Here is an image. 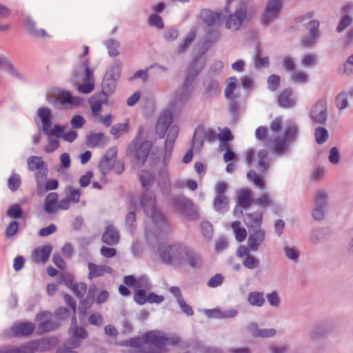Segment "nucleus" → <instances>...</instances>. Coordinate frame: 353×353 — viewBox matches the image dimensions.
<instances>
[{
	"label": "nucleus",
	"instance_id": "f257e3e1",
	"mask_svg": "<svg viewBox=\"0 0 353 353\" xmlns=\"http://www.w3.org/2000/svg\"><path fill=\"white\" fill-rule=\"evenodd\" d=\"M181 338L177 334L165 335L158 330H150L142 335V338L134 337L121 342L120 345L125 347L139 348L142 343L154 347L143 348V353H164L168 351V345L171 346H180Z\"/></svg>",
	"mask_w": 353,
	"mask_h": 353
},
{
	"label": "nucleus",
	"instance_id": "f03ea898",
	"mask_svg": "<svg viewBox=\"0 0 353 353\" xmlns=\"http://www.w3.org/2000/svg\"><path fill=\"white\" fill-rule=\"evenodd\" d=\"M142 132V128H139L136 138L126 150L127 156L134 155L132 163V166L137 168H141L145 164L152 146V142L148 140L143 141L139 144V139Z\"/></svg>",
	"mask_w": 353,
	"mask_h": 353
},
{
	"label": "nucleus",
	"instance_id": "7ed1b4c3",
	"mask_svg": "<svg viewBox=\"0 0 353 353\" xmlns=\"http://www.w3.org/2000/svg\"><path fill=\"white\" fill-rule=\"evenodd\" d=\"M141 205L145 215L151 218L155 225L159 227L168 225L165 216L157 210L156 196L153 191L142 192Z\"/></svg>",
	"mask_w": 353,
	"mask_h": 353
},
{
	"label": "nucleus",
	"instance_id": "20e7f679",
	"mask_svg": "<svg viewBox=\"0 0 353 353\" xmlns=\"http://www.w3.org/2000/svg\"><path fill=\"white\" fill-rule=\"evenodd\" d=\"M37 114L42 123V131L47 137L54 136L57 138H63L65 127L59 124L53 125L52 114L50 110L46 107H41L37 111Z\"/></svg>",
	"mask_w": 353,
	"mask_h": 353
},
{
	"label": "nucleus",
	"instance_id": "39448f33",
	"mask_svg": "<svg viewBox=\"0 0 353 353\" xmlns=\"http://www.w3.org/2000/svg\"><path fill=\"white\" fill-rule=\"evenodd\" d=\"M172 206L189 221H196L199 218V213L193 202L183 195H177L173 197Z\"/></svg>",
	"mask_w": 353,
	"mask_h": 353
},
{
	"label": "nucleus",
	"instance_id": "423d86ee",
	"mask_svg": "<svg viewBox=\"0 0 353 353\" xmlns=\"http://www.w3.org/2000/svg\"><path fill=\"white\" fill-rule=\"evenodd\" d=\"M230 0H228L227 5L224 8L225 14L223 15L224 18H226L228 14V18L225 23V26L228 29L234 30H238L243 22L245 21L247 15V5L244 2H241L240 4L236 8V10L233 14H230Z\"/></svg>",
	"mask_w": 353,
	"mask_h": 353
},
{
	"label": "nucleus",
	"instance_id": "0eeeda50",
	"mask_svg": "<svg viewBox=\"0 0 353 353\" xmlns=\"http://www.w3.org/2000/svg\"><path fill=\"white\" fill-rule=\"evenodd\" d=\"M121 69L122 63L119 60H115L108 67L101 83V88L104 92L111 94L114 93L117 81L121 77Z\"/></svg>",
	"mask_w": 353,
	"mask_h": 353
},
{
	"label": "nucleus",
	"instance_id": "6e6552de",
	"mask_svg": "<svg viewBox=\"0 0 353 353\" xmlns=\"http://www.w3.org/2000/svg\"><path fill=\"white\" fill-rule=\"evenodd\" d=\"M283 7L282 0H268L261 17V23L265 26L279 17Z\"/></svg>",
	"mask_w": 353,
	"mask_h": 353
},
{
	"label": "nucleus",
	"instance_id": "1a4fd4ad",
	"mask_svg": "<svg viewBox=\"0 0 353 353\" xmlns=\"http://www.w3.org/2000/svg\"><path fill=\"white\" fill-rule=\"evenodd\" d=\"M117 155V147H111L101 159L98 168L102 175L108 174L113 169L114 163Z\"/></svg>",
	"mask_w": 353,
	"mask_h": 353
},
{
	"label": "nucleus",
	"instance_id": "9d476101",
	"mask_svg": "<svg viewBox=\"0 0 353 353\" xmlns=\"http://www.w3.org/2000/svg\"><path fill=\"white\" fill-rule=\"evenodd\" d=\"M315 207L312 212L314 219L321 221L324 218V208L327 205V194L323 190L317 191L314 199Z\"/></svg>",
	"mask_w": 353,
	"mask_h": 353
},
{
	"label": "nucleus",
	"instance_id": "9b49d317",
	"mask_svg": "<svg viewBox=\"0 0 353 353\" xmlns=\"http://www.w3.org/2000/svg\"><path fill=\"white\" fill-rule=\"evenodd\" d=\"M310 117L316 123L324 124L327 121V102L324 99L319 100L310 112Z\"/></svg>",
	"mask_w": 353,
	"mask_h": 353
},
{
	"label": "nucleus",
	"instance_id": "f8f14e48",
	"mask_svg": "<svg viewBox=\"0 0 353 353\" xmlns=\"http://www.w3.org/2000/svg\"><path fill=\"white\" fill-rule=\"evenodd\" d=\"M319 22L318 20H311L306 25V28L309 30V35L303 37L301 40V46L304 48L312 47L319 37Z\"/></svg>",
	"mask_w": 353,
	"mask_h": 353
},
{
	"label": "nucleus",
	"instance_id": "ddd939ff",
	"mask_svg": "<svg viewBox=\"0 0 353 353\" xmlns=\"http://www.w3.org/2000/svg\"><path fill=\"white\" fill-rule=\"evenodd\" d=\"M35 329L32 322H21L14 324L10 328L12 338H23L30 336Z\"/></svg>",
	"mask_w": 353,
	"mask_h": 353
},
{
	"label": "nucleus",
	"instance_id": "4468645a",
	"mask_svg": "<svg viewBox=\"0 0 353 353\" xmlns=\"http://www.w3.org/2000/svg\"><path fill=\"white\" fill-rule=\"evenodd\" d=\"M265 238V232L261 229L250 230L247 243L252 251L256 252L263 243Z\"/></svg>",
	"mask_w": 353,
	"mask_h": 353
},
{
	"label": "nucleus",
	"instance_id": "2eb2a0df",
	"mask_svg": "<svg viewBox=\"0 0 353 353\" xmlns=\"http://www.w3.org/2000/svg\"><path fill=\"white\" fill-rule=\"evenodd\" d=\"M216 137V132L212 130H205L203 125H198L194 131V134L192 137V143L195 144L196 143H203L204 140L209 141H214Z\"/></svg>",
	"mask_w": 353,
	"mask_h": 353
},
{
	"label": "nucleus",
	"instance_id": "dca6fc26",
	"mask_svg": "<svg viewBox=\"0 0 353 353\" xmlns=\"http://www.w3.org/2000/svg\"><path fill=\"white\" fill-rule=\"evenodd\" d=\"M172 122V114L170 112H166L161 114L156 125V133L160 138H163L168 128Z\"/></svg>",
	"mask_w": 353,
	"mask_h": 353
},
{
	"label": "nucleus",
	"instance_id": "f3484780",
	"mask_svg": "<svg viewBox=\"0 0 353 353\" xmlns=\"http://www.w3.org/2000/svg\"><path fill=\"white\" fill-rule=\"evenodd\" d=\"M47 315V312L42 311L37 314L35 320L40 323L37 327V332L39 334H43L54 330L58 327V324L54 321L46 320L43 321V318Z\"/></svg>",
	"mask_w": 353,
	"mask_h": 353
},
{
	"label": "nucleus",
	"instance_id": "a211bd4d",
	"mask_svg": "<svg viewBox=\"0 0 353 353\" xmlns=\"http://www.w3.org/2000/svg\"><path fill=\"white\" fill-rule=\"evenodd\" d=\"M263 214L260 212L254 213H246L243 216V221L248 230L261 229L262 224Z\"/></svg>",
	"mask_w": 353,
	"mask_h": 353
},
{
	"label": "nucleus",
	"instance_id": "6ab92c4d",
	"mask_svg": "<svg viewBox=\"0 0 353 353\" xmlns=\"http://www.w3.org/2000/svg\"><path fill=\"white\" fill-rule=\"evenodd\" d=\"M278 105L283 108H290L295 105V99L292 97V90L291 88L283 89L278 95Z\"/></svg>",
	"mask_w": 353,
	"mask_h": 353
},
{
	"label": "nucleus",
	"instance_id": "aec40b11",
	"mask_svg": "<svg viewBox=\"0 0 353 353\" xmlns=\"http://www.w3.org/2000/svg\"><path fill=\"white\" fill-rule=\"evenodd\" d=\"M102 241L108 245H114L119 241V234L118 230L112 224L108 225L102 235Z\"/></svg>",
	"mask_w": 353,
	"mask_h": 353
},
{
	"label": "nucleus",
	"instance_id": "412c9836",
	"mask_svg": "<svg viewBox=\"0 0 353 353\" xmlns=\"http://www.w3.org/2000/svg\"><path fill=\"white\" fill-rule=\"evenodd\" d=\"M108 139L103 132H91L87 135L85 143L88 148L103 146L108 143Z\"/></svg>",
	"mask_w": 353,
	"mask_h": 353
},
{
	"label": "nucleus",
	"instance_id": "4be33fe9",
	"mask_svg": "<svg viewBox=\"0 0 353 353\" xmlns=\"http://www.w3.org/2000/svg\"><path fill=\"white\" fill-rule=\"evenodd\" d=\"M23 25L28 30L29 34L34 37L44 38L49 37L45 30L37 28L35 23L29 17H25L23 19Z\"/></svg>",
	"mask_w": 353,
	"mask_h": 353
},
{
	"label": "nucleus",
	"instance_id": "5701e85b",
	"mask_svg": "<svg viewBox=\"0 0 353 353\" xmlns=\"http://www.w3.org/2000/svg\"><path fill=\"white\" fill-rule=\"evenodd\" d=\"M89 274L88 278L92 280L93 278L103 276L105 273L112 274L113 270L107 265H98L93 263H88Z\"/></svg>",
	"mask_w": 353,
	"mask_h": 353
},
{
	"label": "nucleus",
	"instance_id": "b1692460",
	"mask_svg": "<svg viewBox=\"0 0 353 353\" xmlns=\"http://www.w3.org/2000/svg\"><path fill=\"white\" fill-rule=\"evenodd\" d=\"M52 250V246L50 244H47L41 248L35 249L32 255L34 261L37 263L40 261L43 263H46L49 259Z\"/></svg>",
	"mask_w": 353,
	"mask_h": 353
},
{
	"label": "nucleus",
	"instance_id": "393cba45",
	"mask_svg": "<svg viewBox=\"0 0 353 353\" xmlns=\"http://www.w3.org/2000/svg\"><path fill=\"white\" fill-rule=\"evenodd\" d=\"M170 246L171 252L172 263H179L183 259L184 254L185 252L187 246L180 243H173L172 245H170Z\"/></svg>",
	"mask_w": 353,
	"mask_h": 353
},
{
	"label": "nucleus",
	"instance_id": "a878e982",
	"mask_svg": "<svg viewBox=\"0 0 353 353\" xmlns=\"http://www.w3.org/2000/svg\"><path fill=\"white\" fill-rule=\"evenodd\" d=\"M138 176L139 181L143 187L142 192L151 191L150 188L154 184L155 178L149 171L142 170L139 172Z\"/></svg>",
	"mask_w": 353,
	"mask_h": 353
},
{
	"label": "nucleus",
	"instance_id": "bb28decb",
	"mask_svg": "<svg viewBox=\"0 0 353 353\" xmlns=\"http://www.w3.org/2000/svg\"><path fill=\"white\" fill-rule=\"evenodd\" d=\"M0 68L13 77L21 81L25 79L24 76L17 69L14 65L8 60L0 57Z\"/></svg>",
	"mask_w": 353,
	"mask_h": 353
},
{
	"label": "nucleus",
	"instance_id": "cd10ccee",
	"mask_svg": "<svg viewBox=\"0 0 353 353\" xmlns=\"http://www.w3.org/2000/svg\"><path fill=\"white\" fill-rule=\"evenodd\" d=\"M223 15V13H218L207 9H204L201 12V17L203 21L208 26L216 25Z\"/></svg>",
	"mask_w": 353,
	"mask_h": 353
},
{
	"label": "nucleus",
	"instance_id": "c85d7f7f",
	"mask_svg": "<svg viewBox=\"0 0 353 353\" xmlns=\"http://www.w3.org/2000/svg\"><path fill=\"white\" fill-rule=\"evenodd\" d=\"M183 261L192 268H196L201 264L200 255L188 247L186 248Z\"/></svg>",
	"mask_w": 353,
	"mask_h": 353
},
{
	"label": "nucleus",
	"instance_id": "c756f323",
	"mask_svg": "<svg viewBox=\"0 0 353 353\" xmlns=\"http://www.w3.org/2000/svg\"><path fill=\"white\" fill-rule=\"evenodd\" d=\"M36 347L31 344L23 345L20 347L4 346L0 347V353H34Z\"/></svg>",
	"mask_w": 353,
	"mask_h": 353
},
{
	"label": "nucleus",
	"instance_id": "7c9ffc66",
	"mask_svg": "<svg viewBox=\"0 0 353 353\" xmlns=\"http://www.w3.org/2000/svg\"><path fill=\"white\" fill-rule=\"evenodd\" d=\"M248 329L252 331V336L254 337L268 338L273 336L276 334V332L274 329H259L258 325L255 323H252L249 325Z\"/></svg>",
	"mask_w": 353,
	"mask_h": 353
},
{
	"label": "nucleus",
	"instance_id": "2f4dec72",
	"mask_svg": "<svg viewBox=\"0 0 353 353\" xmlns=\"http://www.w3.org/2000/svg\"><path fill=\"white\" fill-rule=\"evenodd\" d=\"M88 336V334L85 328L77 327L71 336L69 344L72 348H77L79 346L81 340L85 339Z\"/></svg>",
	"mask_w": 353,
	"mask_h": 353
},
{
	"label": "nucleus",
	"instance_id": "473e14b6",
	"mask_svg": "<svg viewBox=\"0 0 353 353\" xmlns=\"http://www.w3.org/2000/svg\"><path fill=\"white\" fill-rule=\"evenodd\" d=\"M159 259L162 263L170 265L172 263L170 245L160 244L158 247Z\"/></svg>",
	"mask_w": 353,
	"mask_h": 353
},
{
	"label": "nucleus",
	"instance_id": "72a5a7b5",
	"mask_svg": "<svg viewBox=\"0 0 353 353\" xmlns=\"http://www.w3.org/2000/svg\"><path fill=\"white\" fill-rule=\"evenodd\" d=\"M190 86L191 85H187L185 82H183V85L176 94V101L180 103H184L188 101L191 95Z\"/></svg>",
	"mask_w": 353,
	"mask_h": 353
},
{
	"label": "nucleus",
	"instance_id": "f704fd0d",
	"mask_svg": "<svg viewBox=\"0 0 353 353\" xmlns=\"http://www.w3.org/2000/svg\"><path fill=\"white\" fill-rule=\"evenodd\" d=\"M237 202L239 205L242 208H248L250 205L253 200L251 197V190L249 189H243L240 191Z\"/></svg>",
	"mask_w": 353,
	"mask_h": 353
},
{
	"label": "nucleus",
	"instance_id": "c9c22d12",
	"mask_svg": "<svg viewBox=\"0 0 353 353\" xmlns=\"http://www.w3.org/2000/svg\"><path fill=\"white\" fill-rule=\"evenodd\" d=\"M229 200L226 196L216 195L213 205L216 211L224 212L228 210Z\"/></svg>",
	"mask_w": 353,
	"mask_h": 353
},
{
	"label": "nucleus",
	"instance_id": "e433bc0d",
	"mask_svg": "<svg viewBox=\"0 0 353 353\" xmlns=\"http://www.w3.org/2000/svg\"><path fill=\"white\" fill-rule=\"evenodd\" d=\"M59 99L61 104H70L79 105L81 99L78 97H73L69 92L65 91L59 94Z\"/></svg>",
	"mask_w": 353,
	"mask_h": 353
},
{
	"label": "nucleus",
	"instance_id": "4c0bfd02",
	"mask_svg": "<svg viewBox=\"0 0 353 353\" xmlns=\"http://www.w3.org/2000/svg\"><path fill=\"white\" fill-rule=\"evenodd\" d=\"M289 143L284 139L280 137H275L273 141V152L276 154H282L287 150Z\"/></svg>",
	"mask_w": 353,
	"mask_h": 353
},
{
	"label": "nucleus",
	"instance_id": "58836bf2",
	"mask_svg": "<svg viewBox=\"0 0 353 353\" xmlns=\"http://www.w3.org/2000/svg\"><path fill=\"white\" fill-rule=\"evenodd\" d=\"M258 166L262 172L268 171L269 168L268 152L265 149H261L258 152Z\"/></svg>",
	"mask_w": 353,
	"mask_h": 353
},
{
	"label": "nucleus",
	"instance_id": "ea45409f",
	"mask_svg": "<svg viewBox=\"0 0 353 353\" xmlns=\"http://www.w3.org/2000/svg\"><path fill=\"white\" fill-rule=\"evenodd\" d=\"M7 185L11 192H16L21 185V176L17 173L12 172L8 179Z\"/></svg>",
	"mask_w": 353,
	"mask_h": 353
},
{
	"label": "nucleus",
	"instance_id": "a19ab883",
	"mask_svg": "<svg viewBox=\"0 0 353 353\" xmlns=\"http://www.w3.org/2000/svg\"><path fill=\"white\" fill-rule=\"evenodd\" d=\"M196 37V32L194 30H191L188 32V34L184 37L183 42L178 47V53L182 54L190 46L192 42L194 41Z\"/></svg>",
	"mask_w": 353,
	"mask_h": 353
},
{
	"label": "nucleus",
	"instance_id": "79ce46f5",
	"mask_svg": "<svg viewBox=\"0 0 353 353\" xmlns=\"http://www.w3.org/2000/svg\"><path fill=\"white\" fill-rule=\"evenodd\" d=\"M27 163L28 169L31 171H34L35 170H41L43 168L45 165L42 157L36 156H31L29 157Z\"/></svg>",
	"mask_w": 353,
	"mask_h": 353
},
{
	"label": "nucleus",
	"instance_id": "37998d69",
	"mask_svg": "<svg viewBox=\"0 0 353 353\" xmlns=\"http://www.w3.org/2000/svg\"><path fill=\"white\" fill-rule=\"evenodd\" d=\"M248 301L252 305L261 307L263 305L265 299L262 292H252L249 293Z\"/></svg>",
	"mask_w": 353,
	"mask_h": 353
},
{
	"label": "nucleus",
	"instance_id": "c03bdc74",
	"mask_svg": "<svg viewBox=\"0 0 353 353\" xmlns=\"http://www.w3.org/2000/svg\"><path fill=\"white\" fill-rule=\"evenodd\" d=\"M104 43L108 49V54L110 57H117L119 54L118 48L120 46V43L118 41L114 39H109L105 41Z\"/></svg>",
	"mask_w": 353,
	"mask_h": 353
},
{
	"label": "nucleus",
	"instance_id": "a18cd8bd",
	"mask_svg": "<svg viewBox=\"0 0 353 353\" xmlns=\"http://www.w3.org/2000/svg\"><path fill=\"white\" fill-rule=\"evenodd\" d=\"M328 327L325 324H319L316 325L310 332L312 339H317L324 336L329 332Z\"/></svg>",
	"mask_w": 353,
	"mask_h": 353
},
{
	"label": "nucleus",
	"instance_id": "49530a36",
	"mask_svg": "<svg viewBox=\"0 0 353 353\" xmlns=\"http://www.w3.org/2000/svg\"><path fill=\"white\" fill-rule=\"evenodd\" d=\"M230 82L225 89V96L229 100L235 99L237 96L234 94V90L236 88L237 79L234 77H230Z\"/></svg>",
	"mask_w": 353,
	"mask_h": 353
},
{
	"label": "nucleus",
	"instance_id": "de8ad7c7",
	"mask_svg": "<svg viewBox=\"0 0 353 353\" xmlns=\"http://www.w3.org/2000/svg\"><path fill=\"white\" fill-rule=\"evenodd\" d=\"M6 214L13 219H23L24 217V212L19 204L12 205L6 211Z\"/></svg>",
	"mask_w": 353,
	"mask_h": 353
},
{
	"label": "nucleus",
	"instance_id": "09e8293b",
	"mask_svg": "<svg viewBox=\"0 0 353 353\" xmlns=\"http://www.w3.org/2000/svg\"><path fill=\"white\" fill-rule=\"evenodd\" d=\"M38 170L39 171L35 174L37 189V192H41V190H43V184L46 183L45 181L47 178L48 169L46 168Z\"/></svg>",
	"mask_w": 353,
	"mask_h": 353
},
{
	"label": "nucleus",
	"instance_id": "8fccbe9b",
	"mask_svg": "<svg viewBox=\"0 0 353 353\" xmlns=\"http://www.w3.org/2000/svg\"><path fill=\"white\" fill-rule=\"evenodd\" d=\"M298 134V128L295 125H288L285 128L283 139L287 142L291 143L294 141Z\"/></svg>",
	"mask_w": 353,
	"mask_h": 353
},
{
	"label": "nucleus",
	"instance_id": "3c124183",
	"mask_svg": "<svg viewBox=\"0 0 353 353\" xmlns=\"http://www.w3.org/2000/svg\"><path fill=\"white\" fill-rule=\"evenodd\" d=\"M89 65L90 61L88 58H85L82 60L81 65H80L79 68L80 69L81 68H83L85 70V76L83 78V81L94 82V72L93 70L90 68Z\"/></svg>",
	"mask_w": 353,
	"mask_h": 353
},
{
	"label": "nucleus",
	"instance_id": "603ef678",
	"mask_svg": "<svg viewBox=\"0 0 353 353\" xmlns=\"http://www.w3.org/2000/svg\"><path fill=\"white\" fill-rule=\"evenodd\" d=\"M353 23V18L349 14H344L341 17L338 26L336 28L337 32H342Z\"/></svg>",
	"mask_w": 353,
	"mask_h": 353
},
{
	"label": "nucleus",
	"instance_id": "864d4df0",
	"mask_svg": "<svg viewBox=\"0 0 353 353\" xmlns=\"http://www.w3.org/2000/svg\"><path fill=\"white\" fill-rule=\"evenodd\" d=\"M268 88L272 92L279 89L281 85V78L278 74H271L267 79Z\"/></svg>",
	"mask_w": 353,
	"mask_h": 353
},
{
	"label": "nucleus",
	"instance_id": "5fc2aeb1",
	"mask_svg": "<svg viewBox=\"0 0 353 353\" xmlns=\"http://www.w3.org/2000/svg\"><path fill=\"white\" fill-rule=\"evenodd\" d=\"M247 177L250 181H252L256 186L260 188H264L265 182L263 179L256 174L254 170H250L248 172Z\"/></svg>",
	"mask_w": 353,
	"mask_h": 353
},
{
	"label": "nucleus",
	"instance_id": "6e6d98bb",
	"mask_svg": "<svg viewBox=\"0 0 353 353\" xmlns=\"http://www.w3.org/2000/svg\"><path fill=\"white\" fill-rule=\"evenodd\" d=\"M125 223L128 231L132 232L135 230L137 227V219L134 212L130 211L126 214Z\"/></svg>",
	"mask_w": 353,
	"mask_h": 353
},
{
	"label": "nucleus",
	"instance_id": "4d7b16f0",
	"mask_svg": "<svg viewBox=\"0 0 353 353\" xmlns=\"http://www.w3.org/2000/svg\"><path fill=\"white\" fill-rule=\"evenodd\" d=\"M314 136L316 142L322 144L327 140L328 132L325 128L319 127L315 130Z\"/></svg>",
	"mask_w": 353,
	"mask_h": 353
},
{
	"label": "nucleus",
	"instance_id": "13d9d810",
	"mask_svg": "<svg viewBox=\"0 0 353 353\" xmlns=\"http://www.w3.org/2000/svg\"><path fill=\"white\" fill-rule=\"evenodd\" d=\"M260 261L258 258L253 255L250 254L248 256L245 257L243 261L244 267L249 270H254L259 266Z\"/></svg>",
	"mask_w": 353,
	"mask_h": 353
},
{
	"label": "nucleus",
	"instance_id": "bf43d9fd",
	"mask_svg": "<svg viewBox=\"0 0 353 353\" xmlns=\"http://www.w3.org/2000/svg\"><path fill=\"white\" fill-rule=\"evenodd\" d=\"M189 65L200 74L205 65V59L202 57H194Z\"/></svg>",
	"mask_w": 353,
	"mask_h": 353
},
{
	"label": "nucleus",
	"instance_id": "052dcab7",
	"mask_svg": "<svg viewBox=\"0 0 353 353\" xmlns=\"http://www.w3.org/2000/svg\"><path fill=\"white\" fill-rule=\"evenodd\" d=\"M88 289L87 285L84 282L75 283L70 289L74 295L78 298H82Z\"/></svg>",
	"mask_w": 353,
	"mask_h": 353
},
{
	"label": "nucleus",
	"instance_id": "680f3d73",
	"mask_svg": "<svg viewBox=\"0 0 353 353\" xmlns=\"http://www.w3.org/2000/svg\"><path fill=\"white\" fill-rule=\"evenodd\" d=\"M93 303V300L88 299L86 297L80 301L79 305V314L80 317L85 316L87 310L92 307Z\"/></svg>",
	"mask_w": 353,
	"mask_h": 353
},
{
	"label": "nucleus",
	"instance_id": "e2e57ef3",
	"mask_svg": "<svg viewBox=\"0 0 353 353\" xmlns=\"http://www.w3.org/2000/svg\"><path fill=\"white\" fill-rule=\"evenodd\" d=\"M136 288L139 290H150L152 288V284L145 275H142L137 279Z\"/></svg>",
	"mask_w": 353,
	"mask_h": 353
},
{
	"label": "nucleus",
	"instance_id": "0e129e2a",
	"mask_svg": "<svg viewBox=\"0 0 353 353\" xmlns=\"http://www.w3.org/2000/svg\"><path fill=\"white\" fill-rule=\"evenodd\" d=\"M201 233L205 238L210 239L212 237L213 227L209 221H203L201 223Z\"/></svg>",
	"mask_w": 353,
	"mask_h": 353
},
{
	"label": "nucleus",
	"instance_id": "69168bd1",
	"mask_svg": "<svg viewBox=\"0 0 353 353\" xmlns=\"http://www.w3.org/2000/svg\"><path fill=\"white\" fill-rule=\"evenodd\" d=\"M199 73L188 65L184 82L187 85H192V83L199 76Z\"/></svg>",
	"mask_w": 353,
	"mask_h": 353
},
{
	"label": "nucleus",
	"instance_id": "338daca9",
	"mask_svg": "<svg viewBox=\"0 0 353 353\" xmlns=\"http://www.w3.org/2000/svg\"><path fill=\"white\" fill-rule=\"evenodd\" d=\"M347 94L345 92H340L336 97V105L339 110L345 109L347 106Z\"/></svg>",
	"mask_w": 353,
	"mask_h": 353
},
{
	"label": "nucleus",
	"instance_id": "774afa93",
	"mask_svg": "<svg viewBox=\"0 0 353 353\" xmlns=\"http://www.w3.org/2000/svg\"><path fill=\"white\" fill-rule=\"evenodd\" d=\"M66 190L70 192L69 194L66 196V197L71 201L74 203H77L80 200L81 192L79 190L74 189L71 185H68L66 188Z\"/></svg>",
	"mask_w": 353,
	"mask_h": 353
}]
</instances>
